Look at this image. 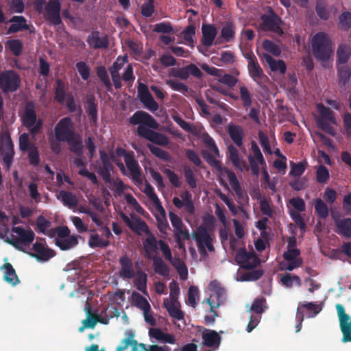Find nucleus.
<instances>
[{"label":"nucleus","mask_w":351,"mask_h":351,"mask_svg":"<svg viewBox=\"0 0 351 351\" xmlns=\"http://www.w3.org/2000/svg\"><path fill=\"white\" fill-rule=\"evenodd\" d=\"M121 218L132 232L140 236L143 233L146 234L147 238L143 242V245L147 254L156 252L159 249L167 261H172L171 250L169 245L162 240H157L145 221L138 217L130 219L125 214H122Z\"/></svg>","instance_id":"1"},{"label":"nucleus","mask_w":351,"mask_h":351,"mask_svg":"<svg viewBox=\"0 0 351 351\" xmlns=\"http://www.w3.org/2000/svg\"><path fill=\"white\" fill-rule=\"evenodd\" d=\"M129 123L133 125H138L136 132L140 137L160 146H167L169 144L168 137L154 130H157L159 125L154 118L147 112L136 111L129 118Z\"/></svg>","instance_id":"2"},{"label":"nucleus","mask_w":351,"mask_h":351,"mask_svg":"<svg viewBox=\"0 0 351 351\" xmlns=\"http://www.w3.org/2000/svg\"><path fill=\"white\" fill-rule=\"evenodd\" d=\"M126 335L128 337L121 341V344L117 347L116 351H124L129 346H132V351H171V348L166 345H146L138 343L136 340L134 339V333L132 331L127 332ZM173 351H197V346L193 343H190L176 348Z\"/></svg>","instance_id":"3"},{"label":"nucleus","mask_w":351,"mask_h":351,"mask_svg":"<svg viewBox=\"0 0 351 351\" xmlns=\"http://www.w3.org/2000/svg\"><path fill=\"white\" fill-rule=\"evenodd\" d=\"M312 51L317 60L326 61L330 57L332 42L328 35L320 32L315 34L311 40Z\"/></svg>","instance_id":"4"},{"label":"nucleus","mask_w":351,"mask_h":351,"mask_svg":"<svg viewBox=\"0 0 351 351\" xmlns=\"http://www.w3.org/2000/svg\"><path fill=\"white\" fill-rule=\"evenodd\" d=\"M213 223L214 217L213 216H209L208 219H204V224L198 226L196 232L193 234V238L195 240L197 246L201 254L206 252L205 247H206L209 252H213L215 250L213 245V239L210 234L206 226V224L213 226Z\"/></svg>","instance_id":"5"},{"label":"nucleus","mask_w":351,"mask_h":351,"mask_svg":"<svg viewBox=\"0 0 351 351\" xmlns=\"http://www.w3.org/2000/svg\"><path fill=\"white\" fill-rule=\"evenodd\" d=\"M115 154L119 157H123L125 165L134 182L137 185L143 184L142 173L138 162L135 160L134 153L128 152L123 148L118 147L115 149Z\"/></svg>","instance_id":"6"},{"label":"nucleus","mask_w":351,"mask_h":351,"mask_svg":"<svg viewBox=\"0 0 351 351\" xmlns=\"http://www.w3.org/2000/svg\"><path fill=\"white\" fill-rule=\"evenodd\" d=\"M23 125L29 129L32 136L38 134L43 127V121L37 119L35 104L32 101H28L25 105Z\"/></svg>","instance_id":"7"},{"label":"nucleus","mask_w":351,"mask_h":351,"mask_svg":"<svg viewBox=\"0 0 351 351\" xmlns=\"http://www.w3.org/2000/svg\"><path fill=\"white\" fill-rule=\"evenodd\" d=\"M54 135L57 141H69L75 136L74 125L70 117L61 119L54 128Z\"/></svg>","instance_id":"8"},{"label":"nucleus","mask_w":351,"mask_h":351,"mask_svg":"<svg viewBox=\"0 0 351 351\" xmlns=\"http://www.w3.org/2000/svg\"><path fill=\"white\" fill-rule=\"evenodd\" d=\"M317 109L320 114V117L317 119V124L318 127L322 130L332 135L334 128L330 126V123L332 124L336 123V119L333 111L330 108L326 107L322 103L317 104Z\"/></svg>","instance_id":"9"},{"label":"nucleus","mask_w":351,"mask_h":351,"mask_svg":"<svg viewBox=\"0 0 351 351\" xmlns=\"http://www.w3.org/2000/svg\"><path fill=\"white\" fill-rule=\"evenodd\" d=\"M0 152L3 156V162L7 170H9L12 165L15 152L14 144L8 132L0 134Z\"/></svg>","instance_id":"10"},{"label":"nucleus","mask_w":351,"mask_h":351,"mask_svg":"<svg viewBox=\"0 0 351 351\" xmlns=\"http://www.w3.org/2000/svg\"><path fill=\"white\" fill-rule=\"evenodd\" d=\"M261 23L260 28L264 31H270L281 36L283 31L280 27L282 21L279 16L270 8L268 14H263L261 16Z\"/></svg>","instance_id":"11"},{"label":"nucleus","mask_w":351,"mask_h":351,"mask_svg":"<svg viewBox=\"0 0 351 351\" xmlns=\"http://www.w3.org/2000/svg\"><path fill=\"white\" fill-rule=\"evenodd\" d=\"M20 84L19 76L14 71H0V88L4 93L16 91Z\"/></svg>","instance_id":"12"},{"label":"nucleus","mask_w":351,"mask_h":351,"mask_svg":"<svg viewBox=\"0 0 351 351\" xmlns=\"http://www.w3.org/2000/svg\"><path fill=\"white\" fill-rule=\"evenodd\" d=\"M99 155L101 165L97 168V172L106 182L110 183L112 182L111 172L114 169L110 160L116 161V158L113 154L109 156L104 150H99Z\"/></svg>","instance_id":"13"},{"label":"nucleus","mask_w":351,"mask_h":351,"mask_svg":"<svg viewBox=\"0 0 351 351\" xmlns=\"http://www.w3.org/2000/svg\"><path fill=\"white\" fill-rule=\"evenodd\" d=\"M235 261L245 269H253L260 264V260L256 254L247 252L245 248H241L236 252Z\"/></svg>","instance_id":"14"},{"label":"nucleus","mask_w":351,"mask_h":351,"mask_svg":"<svg viewBox=\"0 0 351 351\" xmlns=\"http://www.w3.org/2000/svg\"><path fill=\"white\" fill-rule=\"evenodd\" d=\"M339 326L343 334L341 341L343 343L351 342V318L345 311V308L341 304H336Z\"/></svg>","instance_id":"15"},{"label":"nucleus","mask_w":351,"mask_h":351,"mask_svg":"<svg viewBox=\"0 0 351 351\" xmlns=\"http://www.w3.org/2000/svg\"><path fill=\"white\" fill-rule=\"evenodd\" d=\"M243 55L247 61L250 76L257 82L261 80L265 75L254 53L252 51H246L243 52Z\"/></svg>","instance_id":"16"},{"label":"nucleus","mask_w":351,"mask_h":351,"mask_svg":"<svg viewBox=\"0 0 351 351\" xmlns=\"http://www.w3.org/2000/svg\"><path fill=\"white\" fill-rule=\"evenodd\" d=\"M226 175L229 180L230 184L237 195V201L240 205L239 210L243 211L242 207L248 203L249 197L247 193L242 190L236 174L233 171L228 169L226 171Z\"/></svg>","instance_id":"17"},{"label":"nucleus","mask_w":351,"mask_h":351,"mask_svg":"<svg viewBox=\"0 0 351 351\" xmlns=\"http://www.w3.org/2000/svg\"><path fill=\"white\" fill-rule=\"evenodd\" d=\"M61 5L60 0H49L45 7V19L53 25H59L62 23L60 16Z\"/></svg>","instance_id":"18"},{"label":"nucleus","mask_w":351,"mask_h":351,"mask_svg":"<svg viewBox=\"0 0 351 351\" xmlns=\"http://www.w3.org/2000/svg\"><path fill=\"white\" fill-rule=\"evenodd\" d=\"M138 97L145 107L152 112L158 109V104L149 93L146 84L140 82L138 86Z\"/></svg>","instance_id":"19"},{"label":"nucleus","mask_w":351,"mask_h":351,"mask_svg":"<svg viewBox=\"0 0 351 351\" xmlns=\"http://www.w3.org/2000/svg\"><path fill=\"white\" fill-rule=\"evenodd\" d=\"M34 252L28 254L38 262H46L56 256V252L44 244L36 242L32 245Z\"/></svg>","instance_id":"20"},{"label":"nucleus","mask_w":351,"mask_h":351,"mask_svg":"<svg viewBox=\"0 0 351 351\" xmlns=\"http://www.w3.org/2000/svg\"><path fill=\"white\" fill-rule=\"evenodd\" d=\"M12 231L19 236V238L13 239L12 241H10L9 243L14 245L15 247L22 251H23L22 247H19L18 245V243H21L24 245H29L34 241L35 237V234L32 230H26L20 226L14 227L12 228Z\"/></svg>","instance_id":"21"},{"label":"nucleus","mask_w":351,"mask_h":351,"mask_svg":"<svg viewBox=\"0 0 351 351\" xmlns=\"http://www.w3.org/2000/svg\"><path fill=\"white\" fill-rule=\"evenodd\" d=\"M119 263L121 266L118 274L120 278L130 280L136 276V274L132 260L127 254L121 256Z\"/></svg>","instance_id":"22"},{"label":"nucleus","mask_w":351,"mask_h":351,"mask_svg":"<svg viewBox=\"0 0 351 351\" xmlns=\"http://www.w3.org/2000/svg\"><path fill=\"white\" fill-rule=\"evenodd\" d=\"M202 68L207 73L213 76L219 77V82L228 86L230 88L234 86L238 82V79L232 75L224 74L223 75H221V70L213 66H210L206 64H202Z\"/></svg>","instance_id":"23"},{"label":"nucleus","mask_w":351,"mask_h":351,"mask_svg":"<svg viewBox=\"0 0 351 351\" xmlns=\"http://www.w3.org/2000/svg\"><path fill=\"white\" fill-rule=\"evenodd\" d=\"M252 151L254 155L248 156L249 162L252 173L254 175H258L260 171L259 165L265 167L266 162L259 147L255 143H252Z\"/></svg>","instance_id":"24"},{"label":"nucleus","mask_w":351,"mask_h":351,"mask_svg":"<svg viewBox=\"0 0 351 351\" xmlns=\"http://www.w3.org/2000/svg\"><path fill=\"white\" fill-rule=\"evenodd\" d=\"M258 54L260 58L268 64L271 71L279 72L280 74H285L286 73L287 66L283 60H276L266 53H258Z\"/></svg>","instance_id":"25"},{"label":"nucleus","mask_w":351,"mask_h":351,"mask_svg":"<svg viewBox=\"0 0 351 351\" xmlns=\"http://www.w3.org/2000/svg\"><path fill=\"white\" fill-rule=\"evenodd\" d=\"M202 44L206 47H209L215 43V38L217 34V27L210 24H203L202 27Z\"/></svg>","instance_id":"26"},{"label":"nucleus","mask_w":351,"mask_h":351,"mask_svg":"<svg viewBox=\"0 0 351 351\" xmlns=\"http://www.w3.org/2000/svg\"><path fill=\"white\" fill-rule=\"evenodd\" d=\"M227 132L233 143L239 148L243 145L244 130L239 125L229 124Z\"/></svg>","instance_id":"27"},{"label":"nucleus","mask_w":351,"mask_h":351,"mask_svg":"<svg viewBox=\"0 0 351 351\" xmlns=\"http://www.w3.org/2000/svg\"><path fill=\"white\" fill-rule=\"evenodd\" d=\"M202 340L204 346L213 348L215 350L219 348L221 337L217 331L213 330H206L202 333Z\"/></svg>","instance_id":"28"},{"label":"nucleus","mask_w":351,"mask_h":351,"mask_svg":"<svg viewBox=\"0 0 351 351\" xmlns=\"http://www.w3.org/2000/svg\"><path fill=\"white\" fill-rule=\"evenodd\" d=\"M235 25L232 23L227 22L225 23L221 29L219 37H218L215 42V45H217L222 43L221 39L226 43L234 40L235 37Z\"/></svg>","instance_id":"29"},{"label":"nucleus","mask_w":351,"mask_h":351,"mask_svg":"<svg viewBox=\"0 0 351 351\" xmlns=\"http://www.w3.org/2000/svg\"><path fill=\"white\" fill-rule=\"evenodd\" d=\"M226 299V291L223 288H218L214 293L206 299V302L210 306V312H214V309L218 308Z\"/></svg>","instance_id":"30"},{"label":"nucleus","mask_w":351,"mask_h":351,"mask_svg":"<svg viewBox=\"0 0 351 351\" xmlns=\"http://www.w3.org/2000/svg\"><path fill=\"white\" fill-rule=\"evenodd\" d=\"M228 156L230 160L232 162L233 165L237 169L243 171V170H248L249 167L243 160L241 159L239 156V151L237 148L232 145H230L228 147Z\"/></svg>","instance_id":"31"},{"label":"nucleus","mask_w":351,"mask_h":351,"mask_svg":"<svg viewBox=\"0 0 351 351\" xmlns=\"http://www.w3.org/2000/svg\"><path fill=\"white\" fill-rule=\"evenodd\" d=\"M149 335L150 337L155 339L159 342L169 344H175L176 343V339L173 335L164 332L161 329L158 328H150Z\"/></svg>","instance_id":"32"},{"label":"nucleus","mask_w":351,"mask_h":351,"mask_svg":"<svg viewBox=\"0 0 351 351\" xmlns=\"http://www.w3.org/2000/svg\"><path fill=\"white\" fill-rule=\"evenodd\" d=\"M336 232L347 239L351 238V218L334 219Z\"/></svg>","instance_id":"33"},{"label":"nucleus","mask_w":351,"mask_h":351,"mask_svg":"<svg viewBox=\"0 0 351 351\" xmlns=\"http://www.w3.org/2000/svg\"><path fill=\"white\" fill-rule=\"evenodd\" d=\"M57 199L60 200L64 206L70 209H74L78 204V199L73 193L62 190L56 195Z\"/></svg>","instance_id":"34"},{"label":"nucleus","mask_w":351,"mask_h":351,"mask_svg":"<svg viewBox=\"0 0 351 351\" xmlns=\"http://www.w3.org/2000/svg\"><path fill=\"white\" fill-rule=\"evenodd\" d=\"M86 41L88 45L94 49H105L107 48L109 45L108 37H99V32L98 31L93 32L90 34Z\"/></svg>","instance_id":"35"},{"label":"nucleus","mask_w":351,"mask_h":351,"mask_svg":"<svg viewBox=\"0 0 351 351\" xmlns=\"http://www.w3.org/2000/svg\"><path fill=\"white\" fill-rule=\"evenodd\" d=\"M86 110L90 117V122L96 124L97 121L98 104L93 95H88L86 97Z\"/></svg>","instance_id":"36"},{"label":"nucleus","mask_w":351,"mask_h":351,"mask_svg":"<svg viewBox=\"0 0 351 351\" xmlns=\"http://www.w3.org/2000/svg\"><path fill=\"white\" fill-rule=\"evenodd\" d=\"M12 24L8 29V34L16 33L21 30H27L29 26L26 24V19L23 16H14L10 19Z\"/></svg>","instance_id":"37"},{"label":"nucleus","mask_w":351,"mask_h":351,"mask_svg":"<svg viewBox=\"0 0 351 351\" xmlns=\"http://www.w3.org/2000/svg\"><path fill=\"white\" fill-rule=\"evenodd\" d=\"M1 269H4L3 280L11 285L12 286H16L20 282L18 276L16 274L15 269L10 263L3 264Z\"/></svg>","instance_id":"38"},{"label":"nucleus","mask_w":351,"mask_h":351,"mask_svg":"<svg viewBox=\"0 0 351 351\" xmlns=\"http://www.w3.org/2000/svg\"><path fill=\"white\" fill-rule=\"evenodd\" d=\"M143 192L147 195L149 199L154 203L157 210L160 215H165V209L162 207L161 202L154 192L153 186L149 183H145V186Z\"/></svg>","instance_id":"39"},{"label":"nucleus","mask_w":351,"mask_h":351,"mask_svg":"<svg viewBox=\"0 0 351 351\" xmlns=\"http://www.w3.org/2000/svg\"><path fill=\"white\" fill-rule=\"evenodd\" d=\"M148 258H151L149 254H147ZM154 271L162 276H167L169 274V269L168 265L165 263L160 256H154L152 258Z\"/></svg>","instance_id":"40"},{"label":"nucleus","mask_w":351,"mask_h":351,"mask_svg":"<svg viewBox=\"0 0 351 351\" xmlns=\"http://www.w3.org/2000/svg\"><path fill=\"white\" fill-rule=\"evenodd\" d=\"M78 238L79 237L76 235H71L69 237L62 239L60 241H56L55 243L61 250L66 251L78 245Z\"/></svg>","instance_id":"41"},{"label":"nucleus","mask_w":351,"mask_h":351,"mask_svg":"<svg viewBox=\"0 0 351 351\" xmlns=\"http://www.w3.org/2000/svg\"><path fill=\"white\" fill-rule=\"evenodd\" d=\"M131 301L134 306L143 311L150 309L151 306L147 300L136 291L132 293Z\"/></svg>","instance_id":"42"},{"label":"nucleus","mask_w":351,"mask_h":351,"mask_svg":"<svg viewBox=\"0 0 351 351\" xmlns=\"http://www.w3.org/2000/svg\"><path fill=\"white\" fill-rule=\"evenodd\" d=\"M56 86L54 90L55 100L60 104H63L66 97V85L61 79L56 81Z\"/></svg>","instance_id":"43"},{"label":"nucleus","mask_w":351,"mask_h":351,"mask_svg":"<svg viewBox=\"0 0 351 351\" xmlns=\"http://www.w3.org/2000/svg\"><path fill=\"white\" fill-rule=\"evenodd\" d=\"M164 306L171 317L177 320H182L184 319V313L176 306L174 302L165 301Z\"/></svg>","instance_id":"44"},{"label":"nucleus","mask_w":351,"mask_h":351,"mask_svg":"<svg viewBox=\"0 0 351 351\" xmlns=\"http://www.w3.org/2000/svg\"><path fill=\"white\" fill-rule=\"evenodd\" d=\"M96 73L100 81L104 84L106 88L108 91H111L112 90V85L105 66H97L96 68Z\"/></svg>","instance_id":"45"},{"label":"nucleus","mask_w":351,"mask_h":351,"mask_svg":"<svg viewBox=\"0 0 351 351\" xmlns=\"http://www.w3.org/2000/svg\"><path fill=\"white\" fill-rule=\"evenodd\" d=\"M280 276L282 285L286 287H292L293 283H295L298 287L301 286V279L297 275H291L289 273H286L284 275H280Z\"/></svg>","instance_id":"46"},{"label":"nucleus","mask_w":351,"mask_h":351,"mask_svg":"<svg viewBox=\"0 0 351 351\" xmlns=\"http://www.w3.org/2000/svg\"><path fill=\"white\" fill-rule=\"evenodd\" d=\"M88 243L91 248H104L110 245V241L108 239H103L98 234L95 233L90 236Z\"/></svg>","instance_id":"47"},{"label":"nucleus","mask_w":351,"mask_h":351,"mask_svg":"<svg viewBox=\"0 0 351 351\" xmlns=\"http://www.w3.org/2000/svg\"><path fill=\"white\" fill-rule=\"evenodd\" d=\"M147 276L143 271H139L137 272V276L134 280V285L136 288L142 292L143 294H147Z\"/></svg>","instance_id":"48"},{"label":"nucleus","mask_w":351,"mask_h":351,"mask_svg":"<svg viewBox=\"0 0 351 351\" xmlns=\"http://www.w3.org/2000/svg\"><path fill=\"white\" fill-rule=\"evenodd\" d=\"M315 210L321 219H326L328 216V208L326 204L320 198H317L315 201Z\"/></svg>","instance_id":"49"},{"label":"nucleus","mask_w":351,"mask_h":351,"mask_svg":"<svg viewBox=\"0 0 351 351\" xmlns=\"http://www.w3.org/2000/svg\"><path fill=\"white\" fill-rule=\"evenodd\" d=\"M350 49L345 45H340L337 51V62L339 64H346L350 56Z\"/></svg>","instance_id":"50"},{"label":"nucleus","mask_w":351,"mask_h":351,"mask_svg":"<svg viewBox=\"0 0 351 351\" xmlns=\"http://www.w3.org/2000/svg\"><path fill=\"white\" fill-rule=\"evenodd\" d=\"M339 83L346 85L349 82L351 77V69L346 65L341 66L337 70Z\"/></svg>","instance_id":"51"},{"label":"nucleus","mask_w":351,"mask_h":351,"mask_svg":"<svg viewBox=\"0 0 351 351\" xmlns=\"http://www.w3.org/2000/svg\"><path fill=\"white\" fill-rule=\"evenodd\" d=\"M147 147L151 153L157 158L165 161H169L171 159V156L168 152L152 144H148Z\"/></svg>","instance_id":"52"},{"label":"nucleus","mask_w":351,"mask_h":351,"mask_svg":"<svg viewBox=\"0 0 351 351\" xmlns=\"http://www.w3.org/2000/svg\"><path fill=\"white\" fill-rule=\"evenodd\" d=\"M183 173L187 184L191 189L197 187V180L195 177L193 170L189 166H184L183 167Z\"/></svg>","instance_id":"53"},{"label":"nucleus","mask_w":351,"mask_h":351,"mask_svg":"<svg viewBox=\"0 0 351 351\" xmlns=\"http://www.w3.org/2000/svg\"><path fill=\"white\" fill-rule=\"evenodd\" d=\"M263 275V271L262 269H253L241 274L240 278L242 281H254L259 279Z\"/></svg>","instance_id":"54"},{"label":"nucleus","mask_w":351,"mask_h":351,"mask_svg":"<svg viewBox=\"0 0 351 351\" xmlns=\"http://www.w3.org/2000/svg\"><path fill=\"white\" fill-rule=\"evenodd\" d=\"M330 178L328 169L324 165H319L316 171L317 182L321 184L326 183Z\"/></svg>","instance_id":"55"},{"label":"nucleus","mask_w":351,"mask_h":351,"mask_svg":"<svg viewBox=\"0 0 351 351\" xmlns=\"http://www.w3.org/2000/svg\"><path fill=\"white\" fill-rule=\"evenodd\" d=\"M156 33L171 34L173 33L174 29L169 22H161L156 23L153 29Z\"/></svg>","instance_id":"56"},{"label":"nucleus","mask_w":351,"mask_h":351,"mask_svg":"<svg viewBox=\"0 0 351 351\" xmlns=\"http://www.w3.org/2000/svg\"><path fill=\"white\" fill-rule=\"evenodd\" d=\"M66 142L68 143L71 152L77 156L82 154V143L81 140L76 139L75 136H73L70 141Z\"/></svg>","instance_id":"57"},{"label":"nucleus","mask_w":351,"mask_h":351,"mask_svg":"<svg viewBox=\"0 0 351 351\" xmlns=\"http://www.w3.org/2000/svg\"><path fill=\"white\" fill-rule=\"evenodd\" d=\"M9 49L11 52L15 56H19L21 55L23 50V43L19 39L10 40L7 42Z\"/></svg>","instance_id":"58"},{"label":"nucleus","mask_w":351,"mask_h":351,"mask_svg":"<svg viewBox=\"0 0 351 351\" xmlns=\"http://www.w3.org/2000/svg\"><path fill=\"white\" fill-rule=\"evenodd\" d=\"M28 160L30 165L33 166H37L40 162L39 152L38 148L32 145L28 150Z\"/></svg>","instance_id":"59"},{"label":"nucleus","mask_w":351,"mask_h":351,"mask_svg":"<svg viewBox=\"0 0 351 351\" xmlns=\"http://www.w3.org/2000/svg\"><path fill=\"white\" fill-rule=\"evenodd\" d=\"M339 27L348 30L351 27V12H343L339 17Z\"/></svg>","instance_id":"60"},{"label":"nucleus","mask_w":351,"mask_h":351,"mask_svg":"<svg viewBox=\"0 0 351 351\" xmlns=\"http://www.w3.org/2000/svg\"><path fill=\"white\" fill-rule=\"evenodd\" d=\"M263 47L265 51L276 56H278L281 53L280 47L271 40H265L263 43Z\"/></svg>","instance_id":"61"},{"label":"nucleus","mask_w":351,"mask_h":351,"mask_svg":"<svg viewBox=\"0 0 351 351\" xmlns=\"http://www.w3.org/2000/svg\"><path fill=\"white\" fill-rule=\"evenodd\" d=\"M51 226V222L44 216L39 215L36 219V226L39 232L45 234L47 229Z\"/></svg>","instance_id":"62"},{"label":"nucleus","mask_w":351,"mask_h":351,"mask_svg":"<svg viewBox=\"0 0 351 351\" xmlns=\"http://www.w3.org/2000/svg\"><path fill=\"white\" fill-rule=\"evenodd\" d=\"M199 299V289L195 286H191L188 292V303L192 306L195 307Z\"/></svg>","instance_id":"63"},{"label":"nucleus","mask_w":351,"mask_h":351,"mask_svg":"<svg viewBox=\"0 0 351 351\" xmlns=\"http://www.w3.org/2000/svg\"><path fill=\"white\" fill-rule=\"evenodd\" d=\"M166 84L173 90L179 91L183 94L189 90V87L185 84L174 80H168Z\"/></svg>","instance_id":"64"}]
</instances>
